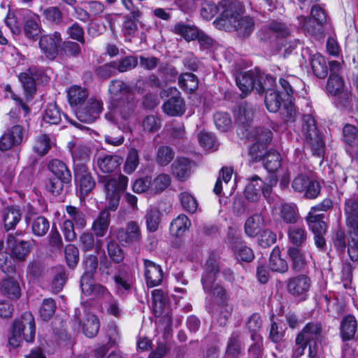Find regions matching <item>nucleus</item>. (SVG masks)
<instances>
[{"mask_svg":"<svg viewBox=\"0 0 358 358\" xmlns=\"http://www.w3.org/2000/svg\"><path fill=\"white\" fill-rule=\"evenodd\" d=\"M23 33L25 37L31 41H36L41 34V27L37 16H33L25 20L23 25Z\"/></svg>","mask_w":358,"mask_h":358,"instance_id":"nucleus-35","label":"nucleus"},{"mask_svg":"<svg viewBox=\"0 0 358 358\" xmlns=\"http://www.w3.org/2000/svg\"><path fill=\"white\" fill-rule=\"evenodd\" d=\"M173 174L181 181L185 180L191 174V162L185 157L178 158L172 164Z\"/></svg>","mask_w":358,"mask_h":358,"instance_id":"nucleus-29","label":"nucleus"},{"mask_svg":"<svg viewBox=\"0 0 358 358\" xmlns=\"http://www.w3.org/2000/svg\"><path fill=\"white\" fill-rule=\"evenodd\" d=\"M102 110V103L94 98L88 99L78 106L75 112L77 118L83 122L91 123L96 120Z\"/></svg>","mask_w":358,"mask_h":358,"instance_id":"nucleus-14","label":"nucleus"},{"mask_svg":"<svg viewBox=\"0 0 358 358\" xmlns=\"http://www.w3.org/2000/svg\"><path fill=\"white\" fill-rule=\"evenodd\" d=\"M99 330V318L94 315H89L83 324V333L88 338L95 337Z\"/></svg>","mask_w":358,"mask_h":358,"instance_id":"nucleus-58","label":"nucleus"},{"mask_svg":"<svg viewBox=\"0 0 358 358\" xmlns=\"http://www.w3.org/2000/svg\"><path fill=\"white\" fill-rule=\"evenodd\" d=\"M171 181V177L168 174H159L151 180V191L155 194L161 193L170 185Z\"/></svg>","mask_w":358,"mask_h":358,"instance_id":"nucleus-60","label":"nucleus"},{"mask_svg":"<svg viewBox=\"0 0 358 358\" xmlns=\"http://www.w3.org/2000/svg\"><path fill=\"white\" fill-rule=\"evenodd\" d=\"M71 151L74 164L77 163L84 164L89 159L90 149L88 146L83 143L75 144Z\"/></svg>","mask_w":358,"mask_h":358,"instance_id":"nucleus-55","label":"nucleus"},{"mask_svg":"<svg viewBox=\"0 0 358 358\" xmlns=\"http://www.w3.org/2000/svg\"><path fill=\"white\" fill-rule=\"evenodd\" d=\"M264 39L271 40L273 37L279 39V44L281 45L279 48L280 51L284 48V52H287L296 46L295 45H291L290 42L288 41V37L290 36L289 29L281 22L272 20L264 27Z\"/></svg>","mask_w":358,"mask_h":358,"instance_id":"nucleus-7","label":"nucleus"},{"mask_svg":"<svg viewBox=\"0 0 358 358\" xmlns=\"http://www.w3.org/2000/svg\"><path fill=\"white\" fill-rule=\"evenodd\" d=\"M175 152L168 145H161L157 151L156 162L160 166L168 165L174 158Z\"/></svg>","mask_w":358,"mask_h":358,"instance_id":"nucleus-54","label":"nucleus"},{"mask_svg":"<svg viewBox=\"0 0 358 358\" xmlns=\"http://www.w3.org/2000/svg\"><path fill=\"white\" fill-rule=\"evenodd\" d=\"M22 218L21 210L17 206H10L3 210V228L6 231L15 229Z\"/></svg>","mask_w":358,"mask_h":358,"instance_id":"nucleus-25","label":"nucleus"},{"mask_svg":"<svg viewBox=\"0 0 358 358\" xmlns=\"http://www.w3.org/2000/svg\"><path fill=\"white\" fill-rule=\"evenodd\" d=\"M231 247L238 261L250 262L254 259L255 255L252 250L239 242L238 238H236L231 242Z\"/></svg>","mask_w":358,"mask_h":358,"instance_id":"nucleus-32","label":"nucleus"},{"mask_svg":"<svg viewBox=\"0 0 358 358\" xmlns=\"http://www.w3.org/2000/svg\"><path fill=\"white\" fill-rule=\"evenodd\" d=\"M110 223V215L108 209L100 212L98 217L93 222L92 229L96 237L104 236Z\"/></svg>","mask_w":358,"mask_h":358,"instance_id":"nucleus-28","label":"nucleus"},{"mask_svg":"<svg viewBox=\"0 0 358 358\" xmlns=\"http://www.w3.org/2000/svg\"><path fill=\"white\" fill-rule=\"evenodd\" d=\"M22 234V232L21 231H16L15 233H8L6 239L10 257L18 262L24 261L31 249V243L29 241L19 239L18 237Z\"/></svg>","mask_w":358,"mask_h":358,"instance_id":"nucleus-12","label":"nucleus"},{"mask_svg":"<svg viewBox=\"0 0 358 358\" xmlns=\"http://www.w3.org/2000/svg\"><path fill=\"white\" fill-rule=\"evenodd\" d=\"M310 287V278L303 274L289 278L287 284L288 292L299 301L307 299Z\"/></svg>","mask_w":358,"mask_h":358,"instance_id":"nucleus-15","label":"nucleus"},{"mask_svg":"<svg viewBox=\"0 0 358 358\" xmlns=\"http://www.w3.org/2000/svg\"><path fill=\"white\" fill-rule=\"evenodd\" d=\"M198 29L189 24L182 22H177L173 28V31L178 35L182 36L186 41L195 40L198 36Z\"/></svg>","mask_w":358,"mask_h":358,"instance_id":"nucleus-39","label":"nucleus"},{"mask_svg":"<svg viewBox=\"0 0 358 358\" xmlns=\"http://www.w3.org/2000/svg\"><path fill=\"white\" fill-rule=\"evenodd\" d=\"M43 73L36 67H30L25 72L19 74V80L27 95L32 96L36 91V83Z\"/></svg>","mask_w":358,"mask_h":358,"instance_id":"nucleus-20","label":"nucleus"},{"mask_svg":"<svg viewBox=\"0 0 358 358\" xmlns=\"http://www.w3.org/2000/svg\"><path fill=\"white\" fill-rule=\"evenodd\" d=\"M299 27L304 31L310 35H315L321 32L322 26L317 24L315 20L306 16L301 15L297 17Z\"/></svg>","mask_w":358,"mask_h":358,"instance_id":"nucleus-46","label":"nucleus"},{"mask_svg":"<svg viewBox=\"0 0 358 358\" xmlns=\"http://www.w3.org/2000/svg\"><path fill=\"white\" fill-rule=\"evenodd\" d=\"M98 181L103 185L108 209L115 211L119 206L121 194L127 187L128 178L122 174L117 177L99 176Z\"/></svg>","mask_w":358,"mask_h":358,"instance_id":"nucleus-5","label":"nucleus"},{"mask_svg":"<svg viewBox=\"0 0 358 358\" xmlns=\"http://www.w3.org/2000/svg\"><path fill=\"white\" fill-rule=\"evenodd\" d=\"M180 87L187 92H194L199 85L196 76L192 73H185L180 76L178 78Z\"/></svg>","mask_w":358,"mask_h":358,"instance_id":"nucleus-52","label":"nucleus"},{"mask_svg":"<svg viewBox=\"0 0 358 358\" xmlns=\"http://www.w3.org/2000/svg\"><path fill=\"white\" fill-rule=\"evenodd\" d=\"M264 222L261 213H255L248 217L245 223V234L250 237L257 234Z\"/></svg>","mask_w":358,"mask_h":358,"instance_id":"nucleus-44","label":"nucleus"},{"mask_svg":"<svg viewBox=\"0 0 358 358\" xmlns=\"http://www.w3.org/2000/svg\"><path fill=\"white\" fill-rule=\"evenodd\" d=\"M80 247L83 251H92L95 250L96 252L101 247V241H95L94 236L92 232H83L79 237Z\"/></svg>","mask_w":358,"mask_h":358,"instance_id":"nucleus-41","label":"nucleus"},{"mask_svg":"<svg viewBox=\"0 0 358 358\" xmlns=\"http://www.w3.org/2000/svg\"><path fill=\"white\" fill-rule=\"evenodd\" d=\"M291 262V268L296 272L302 271L307 265V256L301 248L289 247L287 251Z\"/></svg>","mask_w":358,"mask_h":358,"instance_id":"nucleus-24","label":"nucleus"},{"mask_svg":"<svg viewBox=\"0 0 358 358\" xmlns=\"http://www.w3.org/2000/svg\"><path fill=\"white\" fill-rule=\"evenodd\" d=\"M28 127L14 124L9 127L0 137V150L8 151L20 145L26 138Z\"/></svg>","mask_w":358,"mask_h":358,"instance_id":"nucleus-9","label":"nucleus"},{"mask_svg":"<svg viewBox=\"0 0 358 358\" xmlns=\"http://www.w3.org/2000/svg\"><path fill=\"white\" fill-rule=\"evenodd\" d=\"M220 17L214 21V24L220 27L231 26L236 22L241 15L242 7L238 2L231 0H222L220 3Z\"/></svg>","mask_w":358,"mask_h":358,"instance_id":"nucleus-8","label":"nucleus"},{"mask_svg":"<svg viewBox=\"0 0 358 358\" xmlns=\"http://www.w3.org/2000/svg\"><path fill=\"white\" fill-rule=\"evenodd\" d=\"M269 266L273 271L278 273H283L288 271V264L285 259L281 258L278 247H275L271 253Z\"/></svg>","mask_w":358,"mask_h":358,"instance_id":"nucleus-36","label":"nucleus"},{"mask_svg":"<svg viewBox=\"0 0 358 358\" xmlns=\"http://www.w3.org/2000/svg\"><path fill=\"white\" fill-rule=\"evenodd\" d=\"M48 169L54 175V178L62 179L64 181H71L72 176L70 170L61 160L55 159L48 164Z\"/></svg>","mask_w":358,"mask_h":358,"instance_id":"nucleus-31","label":"nucleus"},{"mask_svg":"<svg viewBox=\"0 0 358 358\" xmlns=\"http://www.w3.org/2000/svg\"><path fill=\"white\" fill-rule=\"evenodd\" d=\"M262 187V180L257 175L252 176L244 191L245 199L250 202H257L260 200V190Z\"/></svg>","mask_w":358,"mask_h":358,"instance_id":"nucleus-27","label":"nucleus"},{"mask_svg":"<svg viewBox=\"0 0 358 358\" xmlns=\"http://www.w3.org/2000/svg\"><path fill=\"white\" fill-rule=\"evenodd\" d=\"M139 164L138 152L136 148H131L129 150L126 161L124 165V171L128 174L134 172Z\"/></svg>","mask_w":358,"mask_h":358,"instance_id":"nucleus-61","label":"nucleus"},{"mask_svg":"<svg viewBox=\"0 0 358 358\" xmlns=\"http://www.w3.org/2000/svg\"><path fill=\"white\" fill-rule=\"evenodd\" d=\"M140 17H136L134 15H125L123 17L122 31L126 38H129V41L138 30L137 22L139 21Z\"/></svg>","mask_w":358,"mask_h":358,"instance_id":"nucleus-42","label":"nucleus"},{"mask_svg":"<svg viewBox=\"0 0 358 358\" xmlns=\"http://www.w3.org/2000/svg\"><path fill=\"white\" fill-rule=\"evenodd\" d=\"M302 131L305 143L309 146L313 155L322 157L324 154V143L311 115L306 114L303 116Z\"/></svg>","mask_w":358,"mask_h":358,"instance_id":"nucleus-6","label":"nucleus"},{"mask_svg":"<svg viewBox=\"0 0 358 358\" xmlns=\"http://www.w3.org/2000/svg\"><path fill=\"white\" fill-rule=\"evenodd\" d=\"M182 208L189 213H194L198 208L196 199L189 192H183L178 195Z\"/></svg>","mask_w":358,"mask_h":358,"instance_id":"nucleus-57","label":"nucleus"},{"mask_svg":"<svg viewBox=\"0 0 358 358\" xmlns=\"http://www.w3.org/2000/svg\"><path fill=\"white\" fill-rule=\"evenodd\" d=\"M322 326L320 323H308L297 335L296 343H306L308 345L309 356L314 357L316 355L317 343L320 339Z\"/></svg>","mask_w":358,"mask_h":358,"instance_id":"nucleus-10","label":"nucleus"},{"mask_svg":"<svg viewBox=\"0 0 358 358\" xmlns=\"http://www.w3.org/2000/svg\"><path fill=\"white\" fill-rule=\"evenodd\" d=\"M262 160L265 169L270 173H274L281 165L280 155L275 151L266 152Z\"/></svg>","mask_w":358,"mask_h":358,"instance_id":"nucleus-50","label":"nucleus"},{"mask_svg":"<svg viewBox=\"0 0 358 358\" xmlns=\"http://www.w3.org/2000/svg\"><path fill=\"white\" fill-rule=\"evenodd\" d=\"M75 181L78 184L80 192L82 196L87 195L95 187V180L89 169L83 163L75 164Z\"/></svg>","mask_w":358,"mask_h":358,"instance_id":"nucleus-16","label":"nucleus"},{"mask_svg":"<svg viewBox=\"0 0 358 358\" xmlns=\"http://www.w3.org/2000/svg\"><path fill=\"white\" fill-rule=\"evenodd\" d=\"M11 96L15 101L16 105L8 114L10 124H24L25 127H28L27 117L31 111L29 107L16 94H13Z\"/></svg>","mask_w":358,"mask_h":358,"instance_id":"nucleus-18","label":"nucleus"},{"mask_svg":"<svg viewBox=\"0 0 358 358\" xmlns=\"http://www.w3.org/2000/svg\"><path fill=\"white\" fill-rule=\"evenodd\" d=\"M176 94L169 99L162 106L163 111L170 116H181L185 112L184 100L178 96L179 92L176 90Z\"/></svg>","mask_w":358,"mask_h":358,"instance_id":"nucleus-23","label":"nucleus"},{"mask_svg":"<svg viewBox=\"0 0 358 358\" xmlns=\"http://www.w3.org/2000/svg\"><path fill=\"white\" fill-rule=\"evenodd\" d=\"M56 310V303L55 301L50 298L43 300L39 310L41 317L44 321L49 320L55 314Z\"/></svg>","mask_w":358,"mask_h":358,"instance_id":"nucleus-64","label":"nucleus"},{"mask_svg":"<svg viewBox=\"0 0 358 358\" xmlns=\"http://www.w3.org/2000/svg\"><path fill=\"white\" fill-rule=\"evenodd\" d=\"M242 37L248 36L253 31L255 22L252 18L248 16H239L235 23L231 25Z\"/></svg>","mask_w":358,"mask_h":358,"instance_id":"nucleus-34","label":"nucleus"},{"mask_svg":"<svg viewBox=\"0 0 358 358\" xmlns=\"http://www.w3.org/2000/svg\"><path fill=\"white\" fill-rule=\"evenodd\" d=\"M62 42L60 33L55 31L52 34L41 36L39 39V47L45 57L52 60L57 56Z\"/></svg>","mask_w":358,"mask_h":358,"instance_id":"nucleus-17","label":"nucleus"},{"mask_svg":"<svg viewBox=\"0 0 358 358\" xmlns=\"http://www.w3.org/2000/svg\"><path fill=\"white\" fill-rule=\"evenodd\" d=\"M122 158L117 155L99 154L96 164L99 170L106 173L115 171L122 162Z\"/></svg>","mask_w":358,"mask_h":358,"instance_id":"nucleus-22","label":"nucleus"},{"mask_svg":"<svg viewBox=\"0 0 358 358\" xmlns=\"http://www.w3.org/2000/svg\"><path fill=\"white\" fill-rule=\"evenodd\" d=\"M2 291L5 295L12 299H17L21 295V287L18 281L13 278L3 280Z\"/></svg>","mask_w":358,"mask_h":358,"instance_id":"nucleus-43","label":"nucleus"},{"mask_svg":"<svg viewBox=\"0 0 358 358\" xmlns=\"http://www.w3.org/2000/svg\"><path fill=\"white\" fill-rule=\"evenodd\" d=\"M254 108L247 102L241 103L235 111L236 120L238 124L237 133L241 138H248L267 147L272 139V131L269 129L253 127L251 125Z\"/></svg>","mask_w":358,"mask_h":358,"instance_id":"nucleus-1","label":"nucleus"},{"mask_svg":"<svg viewBox=\"0 0 358 358\" xmlns=\"http://www.w3.org/2000/svg\"><path fill=\"white\" fill-rule=\"evenodd\" d=\"M160 212L157 208L151 207L147 210L145 216L147 229L155 232L158 229L160 222Z\"/></svg>","mask_w":358,"mask_h":358,"instance_id":"nucleus-51","label":"nucleus"},{"mask_svg":"<svg viewBox=\"0 0 358 358\" xmlns=\"http://www.w3.org/2000/svg\"><path fill=\"white\" fill-rule=\"evenodd\" d=\"M269 76L258 71H249L238 74L236 82L242 92L246 94L251 90L257 92V88L262 87L265 83L264 78Z\"/></svg>","mask_w":358,"mask_h":358,"instance_id":"nucleus-11","label":"nucleus"},{"mask_svg":"<svg viewBox=\"0 0 358 358\" xmlns=\"http://www.w3.org/2000/svg\"><path fill=\"white\" fill-rule=\"evenodd\" d=\"M279 215L282 221L287 224L296 223L297 221L296 208L292 204H281Z\"/></svg>","mask_w":358,"mask_h":358,"instance_id":"nucleus-53","label":"nucleus"},{"mask_svg":"<svg viewBox=\"0 0 358 358\" xmlns=\"http://www.w3.org/2000/svg\"><path fill=\"white\" fill-rule=\"evenodd\" d=\"M87 90L79 86L71 87L68 90L69 101L71 106L78 108L87 100Z\"/></svg>","mask_w":358,"mask_h":358,"instance_id":"nucleus-38","label":"nucleus"},{"mask_svg":"<svg viewBox=\"0 0 358 358\" xmlns=\"http://www.w3.org/2000/svg\"><path fill=\"white\" fill-rule=\"evenodd\" d=\"M62 113L58 106L55 103L47 105L44 113L43 120L50 124H57L62 119Z\"/></svg>","mask_w":358,"mask_h":358,"instance_id":"nucleus-48","label":"nucleus"},{"mask_svg":"<svg viewBox=\"0 0 358 358\" xmlns=\"http://www.w3.org/2000/svg\"><path fill=\"white\" fill-rule=\"evenodd\" d=\"M324 217V214L308 213L306 221L309 229L314 234H324L326 232L327 224L323 220Z\"/></svg>","mask_w":358,"mask_h":358,"instance_id":"nucleus-40","label":"nucleus"},{"mask_svg":"<svg viewBox=\"0 0 358 358\" xmlns=\"http://www.w3.org/2000/svg\"><path fill=\"white\" fill-rule=\"evenodd\" d=\"M357 322L356 318L352 315L345 316L341 322V335L343 341H347L352 340L356 333Z\"/></svg>","mask_w":358,"mask_h":358,"instance_id":"nucleus-30","label":"nucleus"},{"mask_svg":"<svg viewBox=\"0 0 358 358\" xmlns=\"http://www.w3.org/2000/svg\"><path fill=\"white\" fill-rule=\"evenodd\" d=\"M264 78L265 83L262 87L257 88V93H265L264 103L266 108L271 113H275L280 110L282 99L275 88V79L271 76Z\"/></svg>","mask_w":358,"mask_h":358,"instance_id":"nucleus-13","label":"nucleus"},{"mask_svg":"<svg viewBox=\"0 0 358 358\" xmlns=\"http://www.w3.org/2000/svg\"><path fill=\"white\" fill-rule=\"evenodd\" d=\"M191 226L189 219L184 214H180L173 220L170 224V232L173 236L179 237Z\"/></svg>","mask_w":358,"mask_h":358,"instance_id":"nucleus-37","label":"nucleus"},{"mask_svg":"<svg viewBox=\"0 0 358 358\" xmlns=\"http://www.w3.org/2000/svg\"><path fill=\"white\" fill-rule=\"evenodd\" d=\"M103 309L106 314L119 318L122 315V308L119 301L113 295L109 296L106 300L103 302Z\"/></svg>","mask_w":358,"mask_h":358,"instance_id":"nucleus-47","label":"nucleus"},{"mask_svg":"<svg viewBox=\"0 0 358 358\" xmlns=\"http://www.w3.org/2000/svg\"><path fill=\"white\" fill-rule=\"evenodd\" d=\"M345 87L344 80L341 75H329L326 85L327 92L332 95H339L343 93Z\"/></svg>","mask_w":358,"mask_h":358,"instance_id":"nucleus-45","label":"nucleus"},{"mask_svg":"<svg viewBox=\"0 0 358 358\" xmlns=\"http://www.w3.org/2000/svg\"><path fill=\"white\" fill-rule=\"evenodd\" d=\"M219 271V265L215 256H210L205 264L201 282L203 290L210 294L215 301L220 306L225 305L229 299V296L222 286L214 285Z\"/></svg>","mask_w":358,"mask_h":358,"instance_id":"nucleus-3","label":"nucleus"},{"mask_svg":"<svg viewBox=\"0 0 358 358\" xmlns=\"http://www.w3.org/2000/svg\"><path fill=\"white\" fill-rule=\"evenodd\" d=\"M66 211L69 217V220H71L78 227L83 228L86 225V218L85 214L78 208L72 206H67Z\"/></svg>","mask_w":358,"mask_h":358,"instance_id":"nucleus-59","label":"nucleus"},{"mask_svg":"<svg viewBox=\"0 0 358 358\" xmlns=\"http://www.w3.org/2000/svg\"><path fill=\"white\" fill-rule=\"evenodd\" d=\"M50 228L49 221L43 216H38L34 218L31 222V230L37 236H45Z\"/></svg>","mask_w":358,"mask_h":358,"instance_id":"nucleus-56","label":"nucleus"},{"mask_svg":"<svg viewBox=\"0 0 358 358\" xmlns=\"http://www.w3.org/2000/svg\"><path fill=\"white\" fill-rule=\"evenodd\" d=\"M71 181H64L61 178H50L45 184L46 189L53 195H59L64 190L65 185H70Z\"/></svg>","mask_w":358,"mask_h":358,"instance_id":"nucleus-62","label":"nucleus"},{"mask_svg":"<svg viewBox=\"0 0 358 358\" xmlns=\"http://www.w3.org/2000/svg\"><path fill=\"white\" fill-rule=\"evenodd\" d=\"M308 234L303 226L291 225L287 228L288 241L292 247L301 248L307 241Z\"/></svg>","mask_w":358,"mask_h":358,"instance_id":"nucleus-26","label":"nucleus"},{"mask_svg":"<svg viewBox=\"0 0 358 358\" xmlns=\"http://www.w3.org/2000/svg\"><path fill=\"white\" fill-rule=\"evenodd\" d=\"M107 252L108 257L115 264H120L124 259L125 253L119 243L114 241H110L107 244Z\"/></svg>","mask_w":358,"mask_h":358,"instance_id":"nucleus-49","label":"nucleus"},{"mask_svg":"<svg viewBox=\"0 0 358 358\" xmlns=\"http://www.w3.org/2000/svg\"><path fill=\"white\" fill-rule=\"evenodd\" d=\"M119 241L126 245L138 244L142 240L141 229L136 221H129L125 227L119 229L117 233Z\"/></svg>","mask_w":358,"mask_h":358,"instance_id":"nucleus-19","label":"nucleus"},{"mask_svg":"<svg viewBox=\"0 0 358 358\" xmlns=\"http://www.w3.org/2000/svg\"><path fill=\"white\" fill-rule=\"evenodd\" d=\"M110 109L115 115L126 119L135 108L134 94L129 85L120 80L110 81L108 86Z\"/></svg>","mask_w":358,"mask_h":358,"instance_id":"nucleus-2","label":"nucleus"},{"mask_svg":"<svg viewBox=\"0 0 358 358\" xmlns=\"http://www.w3.org/2000/svg\"><path fill=\"white\" fill-rule=\"evenodd\" d=\"M198 140L200 145L206 150H216L218 148V143L215 136L206 131H201L198 134Z\"/></svg>","mask_w":358,"mask_h":358,"instance_id":"nucleus-63","label":"nucleus"},{"mask_svg":"<svg viewBox=\"0 0 358 358\" xmlns=\"http://www.w3.org/2000/svg\"><path fill=\"white\" fill-rule=\"evenodd\" d=\"M143 262L147 285L153 287L160 285L163 279L161 266L148 259H144Z\"/></svg>","mask_w":358,"mask_h":358,"instance_id":"nucleus-21","label":"nucleus"},{"mask_svg":"<svg viewBox=\"0 0 358 358\" xmlns=\"http://www.w3.org/2000/svg\"><path fill=\"white\" fill-rule=\"evenodd\" d=\"M35 334L34 318L31 313L25 312L20 318L13 321L8 336V344L15 348L20 345L22 338L31 343L34 340Z\"/></svg>","mask_w":358,"mask_h":358,"instance_id":"nucleus-4","label":"nucleus"},{"mask_svg":"<svg viewBox=\"0 0 358 358\" xmlns=\"http://www.w3.org/2000/svg\"><path fill=\"white\" fill-rule=\"evenodd\" d=\"M310 64L313 74L318 78H324L328 74V65L324 57L315 54L310 59Z\"/></svg>","mask_w":358,"mask_h":358,"instance_id":"nucleus-33","label":"nucleus"}]
</instances>
